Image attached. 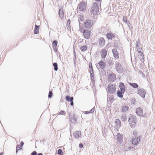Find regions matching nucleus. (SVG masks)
Wrapping results in <instances>:
<instances>
[{
  "label": "nucleus",
  "instance_id": "1",
  "mask_svg": "<svg viewBox=\"0 0 155 155\" xmlns=\"http://www.w3.org/2000/svg\"><path fill=\"white\" fill-rule=\"evenodd\" d=\"M90 12L94 15H97L99 13V6L96 3L94 2L91 8Z\"/></svg>",
  "mask_w": 155,
  "mask_h": 155
},
{
  "label": "nucleus",
  "instance_id": "2",
  "mask_svg": "<svg viewBox=\"0 0 155 155\" xmlns=\"http://www.w3.org/2000/svg\"><path fill=\"white\" fill-rule=\"evenodd\" d=\"M136 117L133 115H130L128 118V122L131 127H134L137 124Z\"/></svg>",
  "mask_w": 155,
  "mask_h": 155
},
{
  "label": "nucleus",
  "instance_id": "3",
  "mask_svg": "<svg viewBox=\"0 0 155 155\" xmlns=\"http://www.w3.org/2000/svg\"><path fill=\"white\" fill-rule=\"evenodd\" d=\"M93 20L87 19L84 22V25L85 28L88 29H90L93 25Z\"/></svg>",
  "mask_w": 155,
  "mask_h": 155
},
{
  "label": "nucleus",
  "instance_id": "4",
  "mask_svg": "<svg viewBox=\"0 0 155 155\" xmlns=\"http://www.w3.org/2000/svg\"><path fill=\"white\" fill-rule=\"evenodd\" d=\"M107 88L108 92L110 94H114L116 91V88L115 86L113 84H108Z\"/></svg>",
  "mask_w": 155,
  "mask_h": 155
},
{
  "label": "nucleus",
  "instance_id": "5",
  "mask_svg": "<svg viewBox=\"0 0 155 155\" xmlns=\"http://www.w3.org/2000/svg\"><path fill=\"white\" fill-rule=\"evenodd\" d=\"M83 34L84 38L87 39L90 38L91 36V32L89 30L85 29H84L83 31Z\"/></svg>",
  "mask_w": 155,
  "mask_h": 155
},
{
  "label": "nucleus",
  "instance_id": "6",
  "mask_svg": "<svg viewBox=\"0 0 155 155\" xmlns=\"http://www.w3.org/2000/svg\"><path fill=\"white\" fill-rule=\"evenodd\" d=\"M137 94L142 98H145L146 92L143 88H138L137 89Z\"/></svg>",
  "mask_w": 155,
  "mask_h": 155
},
{
  "label": "nucleus",
  "instance_id": "7",
  "mask_svg": "<svg viewBox=\"0 0 155 155\" xmlns=\"http://www.w3.org/2000/svg\"><path fill=\"white\" fill-rule=\"evenodd\" d=\"M141 137L140 136H139L137 137H135L134 138L132 139L131 143L133 145L137 146L140 141Z\"/></svg>",
  "mask_w": 155,
  "mask_h": 155
},
{
  "label": "nucleus",
  "instance_id": "8",
  "mask_svg": "<svg viewBox=\"0 0 155 155\" xmlns=\"http://www.w3.org/2000/svg\"><path fill=\"white\" fill-rule=\"evenodd\" d=\"M115 68L117 71L120 73L123 72V67L119 62H117L115 64Z\"/></svg>",
  "mask_w": 155,
  "mask_h": 155
},
{
  "label": "nucleus",
  "instance_id": "9",
  "mask_svg": "<svg viewBox=\"0 0 155 155\" xmlns=\"http://www.w3.org/2000/svg\"><path fill=\"white\" fill-rule=\"evenodd\" d=\"M87 3L84 2L80 3L78 5V9L79 11H83L85 10L86 7Z\"/></svg>",
  "mask_w": 155,
  "mask_h": 155
},
{
  "label": "nucleus",
  "instance_id": "10",
  "mask_svg": "<svg viewBox=\"0 0 155 155\" xmlns=\"http://www.w3.org/2000/svg\"><path fill=\"white\" fill-rule=\"evenodd\" d=\"M136 113L138 116L140 117L143 116V110L141 107H139L136 109Z\"/></svg>",
  "mask_w": 155,
  "mask_h": 155
},
{
  "label": "nucleus",
  "instance_id": "11",
  "mask_svg": "<svg viewBox=\"0 0 155 155\" xmlns=\"http://www.w3.org/2000/svg\"><path fill=\"white\" fill-rule=\"evenodd\" d=\"M123 136V135L120 133H118L116 135L117 141L120 144L122 142Z\"/></svg>",
  "mask_w": 155,
  "mask_h": 155
},
{
  "label": "nucleus",
  "instance_id": "12",
  "mask_svg": "<svg viewBox=\"0 0 155 155\" xmlns=\"http://www.w3.org/2000/svg\"><path fill=\"white\" fill-rule=\"evenodd\" d=\"M116 78V76L115 74L112 72L108 76V80L110 81H113L115 80Z\"/></svg>",
  "mask_w": 155,
  "mask_h": 155
},
{
  "label": "nucleus",
  "instance_id": "13",
  "mask_svg": "<svg viewBox=\"0 0 155 155\" xmlns=\"http://www.w3.org/2000/svg\"><path fill=\"white\" fill-rule=\"evenodd\" d=\"M65 99L67 101L70 102V105L71 106H73L74 105V98L73 97H70V96L68 95L66 96Z\"/></svg>",
  "mask_w": 155,
  "mask_h": 155
},
{
  "label": "nucleus",
  "instance_id": "14",
  "mask_svg": "<svg viewBox=\"0 0 155 155\" xmlns=\"http://www.w3.org/2000/svg\"><path fill=\"white\" fill-rule=\"evenodd\" d=\"M106 36L109 40H112V39H114L115 37V35L111 32L107 33L106 35Z\"/></svg>",
  "mask_w": 155,
  "mask_h": 155
},
{
  "label": "nucleus",
  "instance_id": "15",
  "mask_svg": "<svg viewBox=\"0 0 155 155\" xmlns=\"http://www.w3.org/2000/svg\"><path fill=\"white\" fill-rule=\"evenodd\" d=\"M69 118L70 119L71 122L73 125H74L76 122L77 118L75 117L74 114L73 117L71 116V114L69 115Z\"/></svg>",
  "mask_w": 155,
  "mask_h": 155
},
{
  "label": "nucleus",
  "instance_id": "16",
  "mask_svg": "<svg viewBox=\"0 0 155 155\" xmlns=\"http://www.w3.org/2000/svg\"><path fill=\"white\" fill-rule=\"evenodd\" d=\"M115 123V126L117 129H119L121 126V123L120 120L118 119H116Z\"/></svg>",
  "mask_w": 155,
  "mask_h": 155
},
{
  "label": "nucleus",
  "instance_id": "17",
  "mask_svg": "<svg viewBox=\"0 0 155 155\" xmlns=\"http://www.w3.org/2000/svg\"><path fill=\"white\" fill-rule=\"evenodd\" d=\"M58 14L59 15L60 18L61 19V20H62V19H63L64 18V15L63 9L62 7L59 9L58 11Z\"/></svg>",
  "mask_w": 155,
  "mask_h": 155
},
{
  "label": "nucleus",
  "instance_id": "18",
  "mask_svg": "<svg viewBox=\"0 0 155 155\" xmlns=\"http://www.w3.org/2000/svg\"><path fill=\"white\" fill-rule=\"evenodd\" d=\"M112 52L113 54L114 57L116 58H119L118 53L116 49L114 48L112 50Z\"/></svg>",
  "mask_w": 155,
  "mask_h": 155
},
{
  "label": "nucleus",
  "instance_id": "19",
  "mask_svg": "<svg viewBox=\"0 0 155 155\" xmlns=\"http://www.w3.org/2000/svg\"><path fill=\"white\" fill-rule=\"evenodd\" d=\"M98 64L100 66V68L102 69H104L106 67L104 62L101 60L98 62Z\"/></svg>",
  "mask_w": 155,
  "mask_h": 155
},
{
  "label": "nucleus",
  "instance_id": "20",
  "mask_svg": "<svg viewBox=\"0 0 155 155\" xmlns=\"http://www.w3.org/2000/svg\"><path fill=\"white\" fill-rule=\"evenodd\" d=\"M119 87L120 90V91H122L123 92L124 91V92H125L126 90V87L123 83L122 82H120L119 83Z\"/></svg>",
  "mask_w": 155,
  "mask_h": 155
},
{
  "label": "nucleus",
  "instance_id": "21",
  "mask_svg": "<svg viewBox=\"0 0 155 155\" xmlns=\"http://www.w3.org/2000/svg\"><path fill=\"white\" fill-rule=\"evenodd\" d=\"M99 45L101 46H103L105 44V41L103 37H101L99 39Z\"/></svg>",
  "mask_w": 155,
  "mask_h": 155
},
{
  "label": "nucleus",
  "instance_id": "22",
  "mask_svg": "<svg viewBox=\"0 0 155 155\" xmlns=\"http://www.w3.org/2000/svg\"><path fill=\"white\" fill-rule=\"evenodd\" d=\"M101 57L102 58H104L106 56L107 51L105 49L102 50L101 53Z\"/></svg>",
  "mask_w": 155,
  "mask_h": 155
},
{
  "label": "nucleus",
  "instance_id": "23",
  "mask_svg": "<svg viewBox=\"0 0 155 155\" xmlns=\"http://www.w3.org/2000/svg\"><path fill=\"white\" fill-rule=\"evenodd\" d=\"M81 131H76L74 134V136L75 138L81 137Z\"/></svg>",
  "mask_w": 155,
  "mask_h": 155
},
{
  "label": "nucleus",
  "instance_id": "24",
  "mask_svg": "<svg viewBox=\"0 0 155 155\" xmlns=\"http://www.w3.org/2000/svg\"><path fill=\"white\" fill-rule=\"evenodd\" d=\"M124 93V91L118 90L117 92V96L120 98H122L123 97Z\"/></svg>",
  "mask_w": 155,
  "mask_h": 155
},
{
  "label": "nucleus",
  "instance_id": "25",
  "mask_svg": "<svg viewBox=\"0 0 155 155\" xmlns=\"http://www.w3.org/2000/svg\"><path fill=\"white\" fill-rule=\"evenodd\" d=\"M135 44L137 51L142 49V47L141 46V44L139 41H136Z\"/></svg>",
  "mask_w": 155,
  "mask_h": 155
},
{
  "label": "nucleus",
  "instance_id": "26",
  "mask_svg": "<svg viewBox=\"0 0 155 155\" xmlns=\"http://www.w3.org/2000/svg\"><path fill=\"white\" fill-rule=\"evenodd\" d=\"M39 26L37 25H35V29L34 30V33L35 34H38L39 33Z\"/></svg>",
  "mask_w": 155,
  "mask_h": 155
},
{
  "label": "nucleus",
  "instance_id": "27",
  "mask_svg": "<svg viewBox=\"0 0 155 155\" xmlns=\"http://www.w3.org/2000/svg\"><path fill=\"white\" fill-rule=\"evenodd\" d=\"M129 108V107L128 106L126 105L124 106L121 108V111L123 113L126 112L128 111Z\"/></svg>",
  "mask_w": 155,
  "mask_h": 155
},
{
  "label": "nucleus",
  "instance_id": "28",
  "mask_svg": "<svg viewBox=\"0 0 155 155\" xmlns=\"http://www.w3.org/2000/svg\"><path fill=\"white\" fill-rule=\"evenodd\" d=\"M129 84L130 86L134 88H138V87H139V86L138 84L136 83L129 82Z\"/></svg>",
  "mask_w": 155,
  "mask_h": 155
},
{
  "label": "nucleus",
  "instance_id": "29",
  "mask_svg": "<svg viewBox=\"0 0 155 155\" xmlns=\"http://www.w3.org/2000/svg\"><path fill=\"white\" fill-rule=\"evenodd\" d=\"M127 119V117L126 114H124L121 115V120L122 121L125 122Z\"/></svg>",
  "mask_w": 155,
  "mask_h": 155
},
{
  "label": "nucleus",
  "instance_id": "30",
  "mask_svg": "<svg viewBox=\"0 0 155 155\" xmlns=\"http://www.w3.org/2000/svg\"><path fill=\"white\" fill-rule=\"evenodd\" d=\"M120 45L118 41L117 40L115 41L113 43V47L117 48H118L119 45Z\"/></svg>",
  "mask_w": 155,
  "mask_h": 155
},
{
  "label": "nucleus",
  "instance_id": "31",
  "mask_svg": "<svg viewBox=\"0 0 155 155\" xmlns=\"http://www.w3.org/2000/svg\"><path fill=\"white\" fill-rule=\"evenodd\" d=\"M87 47L86 45H83L80 47V49L82 51H84L87 50Z\"/></svg>",
  "mask_w": 155,
  "mask_h": 155
},
{
  "label": "nucleus",
  "instance_id": "32",
  "mask_svg": "<svg viewBox=\"0 0 155 155\" xmlns=\"http://www.w3.org/2000/svg\"><path fill=\"white\" fill-rule=\"evenodd\" d=\"M91 77V79L92 83L94 84L95 83V81L94 79V74H91V73L90 74Z\"/></svg>",
  "mask_w": 155,
  "mask_h": 155
},
{
  "label": "nucleus",
  "instance_id": "33",
  "mask_svg": "<svg viewBox=\"0 0 155 155\" xmlns=\"http://www.w3.org/2000/svg\"><path fill=\"white\" fill-rule=\"evenodd\" d=\"M110 96L109 97L108 99H107V101H108V102H107V104H108L109 105L111 104V103H110V102L114 99V96L113 95H110Z\"/></svg>",
  "mask_w": 155,
  "mask_h": 155
},
{
  "label": "nucleus",
  "instance_id": "34",
  "mask_svg": "<svg viewBox=\"0 0 155 155\" xmlns=\"http://www.w3.org/2000/svg\"><path fill=\"white\" fill-rule=\"evenodd\" d=\"M144 55L143 53H141V54H139V59L141 61H143L144 60Z\"/></svg>",
  "mask_w": 155,
  "mask_h": 155
},
{
  "label": "nucleus",
  "instance_id": "35",
  "mask_svg": "<svg viewBox=\"0 0 155 155\" xmlns=\"http://www.w3.org/2000/svg\"><path fill=\"white\" fill-rule=\"evenodd\" d=\"M53 66L54 67V70L57 71L58 70V65L57 63L54 62L53 64Z\"/></svg>",
  "mask_w": 155,
  "mask_h": 155
},
{
  "label": "nucleus",
  "instance_id": "36",
  "mask_svg": "<svg viewBox=\"0 0 155 155\" xmlns=\"http://www.w3.org/2000/svg\"><path fill=\"white\" fill-rule=\"evenodd\" d=\"M58 44V41L56 40H54L52 42V46H57Z\"/></svg>",
  "mask_w": 155,
  "mask_h": 155
},
{
  "label": "nucleus",
  "instance_id": "37",
  "mask_svg": "<svg viewBox=\"0 0 155 155\" xmlns=\"http://www.w3.org/2000/svg\"><path fill=\"white\" fill-rule=\"evenodd\" d=\"M89 72L90 73H91V74H94V70L92 66H91L89 67Z\"/></svg>",
  "mask_w": 155,
  "mask_h": 155
},
{
  "label": "nucleus",
  "instance_id": "38",
  "mask_svg": "<svg viewBox=\"0 0 155 155\" xmlns=\"http://www.w3.org/2000/svg\"><path fill=\"white\" fill-rule=\"evenodd\" d=\"M81 23L79 22V30L81 32V33H83V31L84 29L83 28L81 27Z\"/></svg>",
  "mask_w": 155,
  "mask_h": 155
},
{
  "label": "nucleus",
  "instance_id": "39",
  "mask_svg": "<svg viewBox=\"0 0 155 155\" xmlns=\"http://www.w3.org/2000/svg\"><path fill=\"white\" fill-rule=\"evenodd\" d=\"M57 153L60 155H63L62 150L61 149L58 150Z\"/></svg>",
  "mask_w": 155,
  "mask_h": 155
},
{
  "label": "nucleus",
  "instance_id": "40",
  "mask_svg": "<svg viewBox=\"0 0 155 155\" xmlns=\"http://www.w3.org/2000/svg\"><path fill=\"white\" fill-rule=\"evenodd\" d=\"M123 20L125 23H127L128 21L127 18V17L123 16Z\"/></svg>",
  "mask_w": 155,
  "mask_h": 155
},
{
  "label": "nucleus",
  "instance_id": "41",
  "mask_svg": "<svg viewBox=\"0 0 155 155\" xmlns=\"http://www.w3.org/2000/svg\"><path fill=\"white\" fill-rule=\"evenodd\" d=\"M53 96V93L52 91H49L48 93V97L49 98L52 97Z\"/></svg>",
  "mask_w": 155,
  "mask_h": 155
},
{
  "label": "nucleus",
  "instance_id": "42",
  "mask_svg": "<svg viewBox=\"0 0 155 155\" xmlns=\"http://www.w3.org/2000/svg\"><path fill=\"white\" fill-rule=\"evenodd\" d=\"M66 113L65 112L64 110H61L59 114V115H63L64 114Z\"/></svg>",
  "mask_w": 155,
  "mask_h": 155
},
{
  "label": "nucleus",
  "instance_id": "43",
  "mask_svg": "<svg viewBox=\"0 0 155 155\" xmlns=\"http://www.w3.org/2000/svg\"><path fill=\"white\" fill-rule=\"evenodd\" d=\"M70 24H71V21L69 19H68V20L67 21V24L68 25V27H70Z\"/></svg>",
  "mask_w": 155,
  "mask_h": 155
},
{
  "label": "nucleus",
  "instance_id": "44",
  "mask_svg": "<svg viewBox=\"0 0 155 155\" xmlns=\"http://www.w3.org/2000/svg\"><path fill=\"white\" fill-rule=\"evenodd\" d=\"M135 101H136L134 99H133L131 100V103L133 105H134L135 104Z\"/></svg>",
  "mask_w": 155,
  "mask_h": 155
},
{
  "label": "nucleus",
  "instance_id": "45",
  "mask_svg": "<svg viewBox=\"0 0 155 155\" xmlns=\"http://www.w3.org/2000/svg\"><path fill=\"white\" fill-rule=\"evenodd\" d=\"M95 110V108L94 107H93L89 111V113L90 114H91L94 112Z\"/></svg>",
  "mask_w": 155,
  "mask_h": 155
},
{
  "label": "nucleus",
  "instance_id": "46",
  "mask_svg": "<svg viewBox=\"0 0 155 155\" xmlns=\"http://www.w3.org/2000/svg\"><path fill=\"white\" fill-rule=\"evenodd\" d=\"M37 153L36 151H33L31 153L30 155H37Z\"/></svg>",
  "mask_w": 155,
  "mask_h": 155
},
{
  "label": "nucleus",
  "instance_id": "47",
  "mask_svg": "<svg viewBox=\"0 0 155 155\" xmlns=\"http://www.w3.org/2000/svg\"><path fill=\"white\" fill-rule=\"evenodd\" d=\"M53 48V50L55 52H57L58 51V48H57L56 46L55 47H52Z\"/></svg>",
  "mask_w": 155,
  "mask_h": 155
},
{
  "label": "nucleus",
  "instance_id": "48",
  "mask_svg": "<svg viewBox=\"0 0 155 155\" xmlns=\"http://www.w3.org/2000/svg\"><path fill=\"white\" fill-rule=\"evenodd\" d=\"M133 134L134 136H136L137 134V130H134L133 131Z\"/></svg>",
  "mask_w": 155,
  "mask_h": 155
},
{
  "label": "nucleus",
  "instance_id": "49",
  "mask_svg": "<svg viewBox=\"0 0 155 155\" xmlns=\"http://www.w3.org/2000/svg\"><path fill=\"white\" fill-rule=\"evenodd\" d=\"M129 28V29L130 30V31L131 32H132V29H133V27L131 26H130L128 25V27Z\"/></svg>",
  "mask_w": 155,
  "mask_h": 155
},
{
  "label": "nucleus",
  "instance_id": "50",
  "mask_svg": "<svg viewBox=\"0 0 155 155\" xmlns=\"http://www.w3.org/2000/svg\"><path fill=\"white\" fill-rule=\"evenodd\" d=\"M79 147L80 148H82L83 147V144L82 143H80L79 145Z\"/></svg>",
  "mask_w": 155,
  "mask_h": 155
},
{
  "label": "nucleus",
  "instance_id": "51",
  "mask_svg": "<svg viewBox=\"0 0 155 155\" xmlns=\"http://www.w3.org/2000/svg\"><path fill=\"white\" fill-rule=\"evenodd\" d=\"M108 64L110 66H111L112 64V62L111 60L109 61H108Z\"/></svg>",
  "mask_w": 155,
  "mask_h": 155
},
{
  "label": "nucleus",
  "instance_id": "52",
  "mask_svg": "<svg viewBox=\"0 0 155 155\" xmlns=\"http://www.w3.org/2000/svg\"><path fill=\"white\" fill-rule=\"evenodd\" d=\"M96 2H99V4L100 5V6H101V0H95Z\"/></svg>",
  "mask_w": 155,
  "mask_h": 155
},
{
  "label": "nucleus",
  "instance_id": "53",
  "mask_svg": "<svg viewBox=\"0 0 155 155\" xmlns=\"http://www.w3.org/2000/svg\"><path fill=\"white\" fill-rule=\"evenodd\" d=\"M24 144V142L22 141H21V142L20 143V146L21 147H22V146H23V145Z\"/></svg>",
  "mask_w": 155,
  "mask_h": 155
},
{
  "label": "nucleus",
  "instance_id": "54",
  "mask_svg": "<svg viewBox=\"0 0 155 155\" xmlns=\"http://www.w3.org/2000/svg\"><path fill=\"white\" fill-rule=\"evenodd\" d=\"M77 56L76 54V53L74 54V59L73 60H76V58Z\"/></svg>",
  "mask_w": 155,
  "mask_h": 155
},
{
  "label": "nucleus",
  "instance_id": "55",
  "mask_svg": "<svg viewBox=\"0 0 155 155\" xmlns=\"http://www.w3.org/2000/svg\"><path fill=\"white\" fill-rule=\"evenodd\" d=\"M84 114H88L90 113H89V111H85L84 112Z\"/></svg>",
  "mask_w": 155,
  "mask_h": 155
},
{
  "label": "nucleus",
  "instance_id": "56",
  "mask_svg": "<svg viewBox=\"0 0 155 155\" xmlns=\"http://www.w3.org/2000/svg\"><path fill=\"white\" fill-rule=\"evenodd\" d=\"M83 40L81 39H80L78 40V42H82L83 41Z\"/></svg>",
  "mask_w": 155,
  "mask_h": 155
},
{
  "label": "nucleus",
  "instance_id": "57",
  "mask_svg": "<svg viewBox=\"0 0 155 155\" xmlns=\"http://www.w3.org/2000/svg\"><path fill=\"white\" fill-rule=\"evenodd\" d=\"M21 147L18 144L16 146V148H18V149H20Z\"/></svg>",
  "mask_w": 155,
  "mask_h": 155
},
{
  "label": "nucleus",
  "instance_id": "58",
  "mask_svg": "<svg viewBox=\"0 0 155 155\" xmlns=\"http://www.w3.org/2000/svg\"><path fill=\"white\" fill-rule=\"evenodd\" d=\"M137 51L138 53H140L139 54H141V53H143L140 51V50H137Z\"/></svg>",
  "mask_w": 155,
  "mask_h": 155
},
{
  "label": "nucleus",
  "instance_id": "59",
  "mask_svg": "<svg viewBox=\"0 0 155 155\" xmlns=\"http://www.w3.org/2000/svg\"><path fill=\"white\" fill-rule=\"evenodd\" d=\"M74 61V66L75 67L76 66V60H73Z\"/></svg>",
  "mask_w": 155,
  "mask_h": 155
},
{
  "label": "nucleus",
  "instance_id": "60",
  "mask_svg": "<svg viewBox=\"0 0 155 155\" xmlns=\"http://www.w3.org/2000/svg\"><path fill=\"white\" fill-rule=\"evenodd\" d=\"M126 24L127 25V26L128 27V25L129 26H130V22L128 21H127V23H126Z\"/></svg>",
  "mask_w": 155,
  "mask_h": 155
},
{
  "label": "nucleus",
  "instance_id": "61",
  "mask_svg": "<svg viewBox=\"0 0 155 155\" xmlns=\"http://www.w3.org/2000/svg\"><path fill=\"white\" fill-rule=\"evenodd\" d=\"M91 66H92V63L91 62H90L89 64V67Z\"/></svg>",
  "mask_w": 155,
  "mask_h": 155
},
{
  "label": "nucleus",
  "instance_id": "62",
  "mask_svg": "<svg viewBox=\"0 0 155 155\" xmlns=\"http://www.w3.org/2000/svg\"><path fill=\"white\" fill-rule=\"evenodd\" d=\"M20 149H18V148H16V153H18V151L19 150H20Z\"/></svg>",
  "mask_w": 155,
  "mask_h": 155
},
{
  "label": "nucleus",
  "instance_id": "63",
  "mask_svg": "<svg viewBox=\"0 0 155 155\" xmlns=\"http://www.w3.org/2000/svg\"><path fill=\"white\" fill-rule=\"evenodd\" d=\"M37 155H43V154L42 153H39L37 154Z\"/></svg>",
  "mask_w": 155,
  "mask_h": 155
},
{
  "label": "nucleus",
  "instance_id": "64",
  "mask_svg": "<svg viewBox=\"0 0 155 155\" xmlns=\"http://www.w3.org/2000/svg\"><path fill=\"white\" fill-rule=\"evenodd\" d=\"M80 18V20H79V21L80 20L81 21H83V19L82 18Z\"/></svg>",
  "mask_w": 155,
  "mask_h": 155
}]
</instances>
